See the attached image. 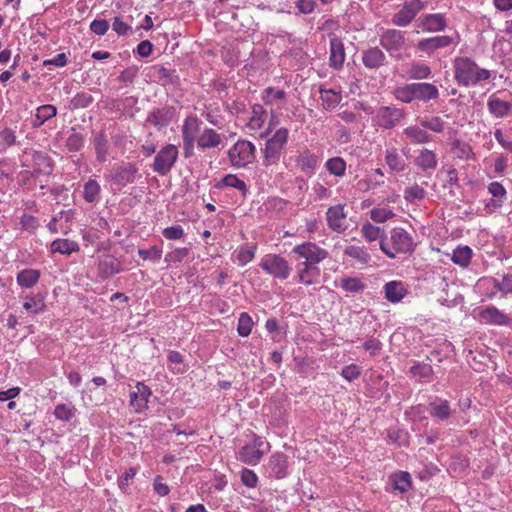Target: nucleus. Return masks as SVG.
Returning a JSON list of instances; mask_svg holds the SVG:
<instances>
[{
	"label": "nucleus",
	"mask_w": 512,
	"mask_h": 512,
	"mask_svg": "<svg viewBox=\"0 0 512 512\" xmlns=\"http://www.w3.org/2000/svg\"><path fill=\"white\" fill-rule=\"evenodd\" d=\"M178 157V149L175 145L168 144L155 156L153 170L160 175L170 172Z\"/></svg>",
	"instance_id": "obj_6"
},
{
	"label": "nucleus",
	"mask_w": 512,
	"mask_h": 512,
	"mask_svg": "<svg viewBox=\"0 0 512 512\" xmlns=\"http://www.w3.org/2000/svg\"><path fill=\"white\" fill-rule=\"evenodd\" d=\"M345 60L344 45L340 38L330 40V65L335 69L342 67Z\"/></svg>",
	"instance_id": "obj_19"
},
{
	"label": "nucleus",
	"mask_w": 512,
	"mask_h": 512,
	"mask_svg": "<svg viewBox=\"0 0 512 512\" xmlns=\"http://www.w3.org/2000/svg\"><path fill=\"white\" fill-rule=\"evenodd\" d=\"M96 158L100 162H104L108 156V140L103 132H100L94 139Z\"/></svg>",
	"instance_id": "obj_37"
},
{
	"label": "nucleus",
	"mask_w": 512,
	"mask_h": 512,
	"mask_svg": "<svg viewBox=\"0 0 512 512\" xmlns=\"http://www.w3.org/2000/svg\"><path fill=\"white\" fill-rule=\"evenodd\" d=\"M328 226L336 232H343L346 230V213L344 212V205H335L328 209L327 213Z\"/></svg>",
	"instance_id": "obj_12"
},
{
	"label": "nucleus",
	"mask_w": 512,
	"mask_h": 512,
	"mask_svg": "<svg viewBox=\"0 0 512 512\" xmlns=\"http://www.w3.org/2000/svg\"><path fill=\"white\" fill-rule=\"evenodd\" d=\"M40 278V272L36 269H23L17 274V283L24 288L33 287Z\"/></svg>",
	"instance_id": "obj_29"
},
{
	"label": "nucleus",
	"mask_w": 512,
	"mask_h": 512,
	"mask_svg": "<svg viewBox=\"0 0 512 512\" xmlns=\"http://www.w3.org/2000/svg\"><path fill=\"white\" fill-rule=\"evenodd\" d=\"M255 151V146L250 141L239 140L229 149V160L236 168L246 167L254 161Z\"/></svg>",
	"instance_id": "obj_4"
},
{
	"label": "nucleus",
	"mask_w": 512,
	"mask_h": 512,
	"mask_svg": "<svg viewBox=\"0 0 512 512\" xmlns=\"http://www.w3.org/2000/svg\"><path fill=\"white\" fill-rule=\"evenodd\" d=\"M136 172L137 168L133 164L127 163L111 171L107 178L123 187L134 181Z\"/></svg>",
	"instance_id": "obj_11"
},
{
	"label": "nucleus",
	"mask_w": 512,
	"mask_h": 512,
	"mask_svg": "<svg viewBox=\"0 0 512 512\" xmlns=\"http://www.w3.org/2000/svg\"><path fill=\"white\" fill-rule=\"evenodd\" d=\"M83 146V137L78 133L71 134L67 141H66V147L69 151H79Z\"/></svg>",
	"instance_id": "obj_58"
},
{
	"label": "nucleus",
	"mask_w": 512,
	"mask_h": 512,
	"mask_svg": "<svg viewBox=\"0 0 512 512\" xmlns=\"http://www.w3.org/2000/svg\"><path fill=\"white\" fill-rule=\"evenodd\" d=\"M288 134L286 128H280L267 140L264 149V165L269 166L278 163L282 150L287 143Z\"/></svg>",
	"instance_id": "obj_3"
},
{
	"label": "nucleus",
	"mask_w": 512,
	"mask_h": 512,
	"mask_svg": "<svg viewBox=\"0 0 512 512\" xmlns=\"http://www.w3.org/2000/svg\"><path fill=\"white\" fill-rule=\"evenodd\" d=\"M163 235L166 239L177 240L183 237L184 230L181 226H171L163 230Z\"/></svg>",
	"instance_id": "obj_59"
},
{
	"label": "nucleus",
	"mask_w": 512,
	"mask_h": 512,
	"mask_svg": "<svg viewBox=\"0 0 512 512\" xmlns=\"http://www.w3.org/2000/svg\"><path fill=\"white\" fill-rule=\"evenodd\" d=\"M188 254H189L188 248H186V247L177 248V249L173 250L172 252H170L169 254H167L166 260L172 261V262H180L185 257H187Z\"/></svg>",
	"instance_id": "obj_61"
},
{
	"label": "nucleus",
	"mask_w": 512,
	"mask_h": 512,
	"mask_svg": "<svg viewBox=\"0 0 512 512\" xmlns=\"http://www.w3.org/2000/svg\"><path fill=\"white\" fill-rule=\"evenodd\" d=\"M394 489L406 492L411 486V476L408 472H400L392 477Z\"/></svg>",
	"instance_id": "obj_42"
},
{
	"label": "nucleus",
	"mask_w": 512,
	"mask_h": 512,
	"mask_svg": "<svg viewBox=\"0 0 512 512\" xmlns=\"http://www.w3.org/2000/svg\"><path fill=\"white\" fill-rule=\"evenodd\" d=\"M480 319L485 323L494 325H508L510 323L508 316L494 306L482 310Z\"/></svg>",
	"instance_id": "obj_18"
},
{
	"label": "nucleus",
	"mask_w": 512,
	"mask_h": 512,
	"mask_svg": "<svg viewBox=\"0 0 512 512\" xmlns=\"http://www.w3.org/2000/svg\"><path fill=\"white\" fill-rule=\"evenodd\" d=\"M318 163V159L316 156L305 153L300 158V164L303 170L305 171H313Z\"/></svg>",
	"instance_id": "obj_57"
},
{
	"label": "nucleus",
	"mask_w": 512,
	"mask_h": 512,
	"mask_svg": "<svg viewBox=\"0 0 512 512\" xmlns=\"http://www.w3.org/2000/svg\"><path fill=\"white\" fill-rule=\"evenodd\" d=\"M487 107L493 116L503 118L510 114L512 110V103L502 100L495 94H492L488 99Z\"/></svg>",
	"instance_id": "obj_14"
},
{
	"label": "nucleus",
	"mask_w": 512,
	"mask_h": 512,
	"mask_svg": "<svg viewBox=\"0 0 512 512\" xmlns=\"http://www.w3.org/2000/svg\"><path fill=\"white\" fill-rule=\"evenodd\" d=\"M420 26L428 32L442 31L446 27V21L442 14H428L421 18Z\"/></svg>",
	"instance_id": "obj_23"
},
{
	"label": "nucleus",
	"mask_w": 512,
	"mask_h": 512,
	"mask_svg": "<svg viewBox=\"0 0 512 512\" xmlns=\"http://www.w3.org/2000/svg\"><path fill=\"white\" fill-rule=\"evenodd\" d=\"M393 216L392 210L386 208H374L370 211L371 219L377 223H383Z\"/></svg>",
	"instance_id": "obj_50"
},
{
	"label": "nucleus",
	"mask_w": 512,
	"mask_h": 512,
	"mask_svg": "<svg viewBox=\"0 0 512 512\" xmlns=\"http://www.w3.org/2000/svg\"><path fill=\"white\" fill-rule=\"evenodd\" d=\"M472 257V250L468 246L457 247L452 256L454 263L459 264L463 267L467 266Z\"/></svg>",
	"instance_id": "obj_40"
},
{
	"label": "nucleus",
	"mask_w": 512,
	"mask_h": 512,
	"mask_svg": "<svg viewBox=\"0 0 512 512\" xmlns=\"http://www.w3.org/2000/svg\"><path fill=\"white\" fill-rule=\"evenodd\" d=\"M385 161L389 168L396 172H401L405 168V161L398 154L397 149L391 148L386 150Z\"/></svg>",
	"instance_id": "obj_35"
},
{
	"label": "nucleus",
	"mask_w": 512,
	"mask_h": 512,
	"mask_svg": "<svg viewBox=\"0 0 512 512\" xmlns=\"http://www.w3.org/2000/svg\"><path fill=\"white\" fill-rule=\"evenodd\" d=\"M23 307L27 312L32 314L43 312L46 308L44 296L40 293L33 296H27L23 303Z\"/></svg>",
	"instance_id": "obj_31"
},
{
	"label": "nucleus",
	"mask_w": 512,
	"mask_h": 512,
	"mask_svg": "<svg viewBox=\"0 0 512 512\" xmlns=\"http://www.w3.org/2000/svg\"><path fill=\"white\" fill-rule=\"evenodd\" d=\"M341 375L348 381H353L360 375V368L357 365H348L342 369Z\"/></svg>",
	"instance_id": "obj_62"
},
{
	"label": "nucleus",
	"mask_w": 512,
	"mask_h": 512,
	"mask_svg": "<svg viewBox=\"0 0 512 512\" xmlns=\"http://www.w3.org/2000/svg\"><path fill=\"white\" fill-rule=\"evenodd\" d=\"M135 388L136 390L130 393V405L137 413H140L147 408L151 390L141 382H138Z\"/></svg>",
	"instance_id": "obj_13"
},
{
	"label": "nucleus",
	"mask_w": 512,
	"mask_h": 512,
	"mask_svg": "<svg viewBox=\"0 0 512 512\" xmlns=\"http://www.w3.org/2000/svg\"><path fill=\"white\" fill-rule=\"evenodd\" d=\"M404 134L414 143L422 144L431 141V136L423 129L411 126L404 129Z\"/></svg>",
	"instance_id": "obj_38"
},
{
	"label": "nucleus",
	"mask_w": 512,
	"mask_h": 512,
	"mask_svg": "<svg viewBox=\"0 0 512 512\" xmlns=\"http://www.w3.org/2000/svg\"><path fill=\"white\" fill-rule=\"evenodd\" d=\"M425 195V190L417 184L407 187L404 191V198L409 202L422 200L425 198Z\"/></svg>",
	"instance_id": "obj_48"
},
{
	"label": "nucleus",
	"mask_w": 512,
	"mask_h": 512,
	"mask_svg": "<svg viewBox=\"0 0 512 512\" xmlns=\"http://www.w3.org/2000/svg\"><path fill=\"white\" fill-rule=\"evenodd\" d=\"M455 80L461 86L468 87L477 85L491 77L489 70L480 68L469 57H457L454 60Z\"/></svg>",
	"instance_id": "obj_1"
},
{
	"label": "nucleus",
	"mask_w": 512,
	"mask_h": 512,
	"mask_svg": "<svg viewBox=\"0 0 512 512\" xmlns=\"http://www.w3.org/2000/svg\"><path fill=\"white\" fill-rule=\"evenodd\" d=\"M381 46L390 53L392 57L401 59V50L405 46V38L401 31L387 29L380 36Z\"/></svg>",
	"instance_id": "obj_7"
},
{
	"label": "nucleus",
	"mask_w": 512,
	"mask_h": 512,
	"mask_svg": "<svg viewBox=\"0 0 512 512\" xmlns=\"http://www.w3.org/2000/svg\"><path fill=\"white\" fill-rule=\"evenodd\" d=\"M421 125L422 127L437 133L442 132L444 129V122L439 117H432L429 120H423Z\"/></svg>",
	"instance_id": "obj_55"
},
{
	"label": "nucleus",
	"mask_w": 512,
	"mask_h": 512,
	"mask_svg": "<svg viewBox=\"0 0 512 512\" xmlns=\"http://www.w3.org/2000/svg\"><path fill=\"white\" fill-rule=\"evenodd\" d=\"M269 465L272 474L276 478L282 479L287 475L288 461L285 454L277 453L272 455L269 460Z\"/></svg>",
	"instance_id": "obj_24"
},
{
	"label": "nucleus",
	"mask_w": 512,
	"mask_h": 512,
	"mask_svg": "<svg viewBox=\"0 0 512 512\" xmlns=\"http://www.w3.org/2000/svg\"><path fill=\"white\" fill-rule=\"evenodd\" d=\"M198 130V120L194 117H189L185 120L182 127L183 139H187L188 136L195 139V133Z\"/></svg>",
	"instance_id": "obj_51"
},
{
	"label": "nucleus",
	"mask_w": 512,
	"mask_h": 512,
	"mask_svg": "<svg viewBox=\"0 0 512 512\" xmlns=\"http://www.w3.org/2000/svg\"><path fill=\"white\" fill-rule=\"evenodd\" d=\"M260 267L268 274L281 280L287 279L291 272L288 262L283 257L275 254L266 255L262 259Z\"/></svg>",
	"instance_id": "obj_5"
},
{
	"label": "nucleus",
	"mask_w": 512,
	"mask_h": 512,
	"mask_svg": "<svg viewBox=\"0 0 512 512\" xmlns=\"http://www.w3.org/2000/svg\"><path fill=\"white\" fill-rule=\"evenodd\" d=\"M385 297L392 303H397L403 299L406 294V289L403 284L398 281H391L385 284Z\"/></svg>",
	"instance_id": "obj_25"
},
{
	"label": "nucleus",
	"mask_w": 512,
	"mask_h": 512,
	"mask_svg": "<svg viewBox=\"0 0 512 512\" xmlns=\"http://www.w3.org/2000/svg\"><path fill=\"white\" fill-rule=\"evenodd\" d=\"M34 161L37 165V171L39 173L49 175L53 171V163L52 160L45 154L41 152H37L34 155Z\"/></svg>",
	"instance_id": "obj_39"
},
{
	"label": "nucleus",
	"mask_w": 512,
	"mask_h": 512,
	"mask_svg": "<svg viewBox=\"0 0 512 512\" xmlns=\"http://www.w3.org/2000/svg\"><path fill=\"white\" fill-rule=\"evenodd\" d=\"M255 250L256 246L241 248L237 254L239 263L245 265L250 262L255 256Z\"/></svg>",
	"instance_id": "obj_56"
},
{
	"label": "nucleus",
	"mask_w": 512,
	"mask_h": 512,
	"mask_svg": "<svg viewBox=\"0 0 512 512\" xmlns=\"http://www.w3.org/2000/svg\"><path fill=\"white\" fill-rule=\"evenodd\" d=\"M222 141L220 134L214 129H205L199 136L197 144L201 148H214L218 146Z\"/></svg>",
	"instance_id": "obj_28"
},
{
	"label": "nucleus",
	"mask_w": 512,
	"mask_h": 512,
	"mask_svg": "<svg viewBox=\"0 0 512 512\" xmlns=\"http://www.w3.org/2000/svg\"><path fill=\"white\" fill-rule=\"evenodd\" d=\"M415 164L422 170L435 169L437 166L436 155L433 151L424 148L415 158Z\"/></svg>",
	"instance_id": "obj_30"
},
{
	"label": "nucleus",
	"mask_w": 512,
	"mask_h": 512,
	"mask_svg": "<svg viewBox=\"0 0 512 512\" xmlns=\"http://www.w3.org/2000/svg\"><path fill=\"white\" fill-rule=\"evenodd\" d=\"M101 273L105 277H109L111 275L119 273L120 269L118 265H116L113 261L107 262L104 261L100 264Z\"/></svg>",
	"instance_id": "obj_64"
},
{
	"label": "nucleus",
	"mask_w": 512,
	"mask_h": 512,
	"mask_svg": "<svg viewBox=\"0 0 512 512\" xmlns=\"http://www.w3.org/2000/svg\"><path fill=\"white\" fill-rule=\"evenodd\" d=\"M341 287L347 292H359L364 289L363 283L357 278H344L341 281Z\"/></svg>",
	"instance_id": "obj_52"
},
{
	"label": "nucleus",
	"mask_w": 512,
	"mask_h": 512,
	"mask_svg": "<svg viewBox=\"0 0 512 512\" xmlns=\"http://www.w3.org/2000/svg\"><path fill=\"white\" fill-rule=\"evenodd\" d=\"M405 116L403 109L382 106L377 109L374 117L375 124L383 129H391L396 126Z\"/></svg>",
	"instance_id": "obj_8"
},
{
	"label": "nucleus",
	"mask_w": 512,
	"mask_h": 512,
	"mask_svg": "<svg viewBox=\"0 0 512 512\" xmlns=\"http://www.w3.org/2000/svg\"><path fill=\"white\" fill-rule=\"evenodd\" d=\"M327 170L335 176H343L346 170V163L340 157H334L326 162Z\"/></svg>",
	"instance_id": "obj_45"
},
{
	"label": "nucleus",
	"mask_w": 512,
	"mask_h": 512,
	"mask_svg": "<svg viewBox=\"0 0 512 512\" xmlns=\"http://www.w3.org/2000/svg\"><path fill=\"white\" fill-rule=\"evenodd\" d=\"M264 454L265 451L263 449H255L250 444H246L239 450L238 458L245 464L257 465Z\"/></svg>",
	"instance_id": "obj_22"
},
{
	"label": "nucleus",
	"mask_w": 512,
	"mask_h": 512,
	"mask_svg": "<svg viewBox=\"0 0 512 512\" xmlns=\"http://www.w3.org/2000/svg\"><path fill=\"white\" fill-rule=\"evenodd\" d=\"M408 77L414 80L427 79L431 75V69L428 65L414 62L407 71Z\"/></svg>",
	"instance_id": "obj_36"
},
{
	"label": "nucleus",
	"mask_w": 512,
	"mask_h": 512,
	"mask_svg": "<svg viewBox=\"0 0 512 512\" xmlns=\"http://www.w3.org/2000/svg\"><path fill=\"white\" fill-rule=\"evenodd\" d=\"M56 114H57V108L54 105L45 104V105L39 106L36 109V115H35L34 121L32 122V126L34 128H39L46 121L55 117Z\"/></svg>",
	"instance_id": "obj_27"
},
{
	"label": "nucleus",
	"mask_w": 512,
	"mask_h": 512,
	"mask_svg": "<svg viewBox=\"0 0 512 512\" xmlns=\"http://www.w3.org/2000/svg\"><path fill=\"white\" fill-rule=\"evenodd\" d=\"M79 250V246L76 242L70 241L68 239H57L54 240L51 244V252L52 253H60L70 255L72 252H76Z\"/></svg>",
	"instance_id": "obj_32"
},
{
	"label": "nucleus",
	"mask_w": 512,
	"mask_h": 512,
	"mask_svg": "<svg viewBox=\"0 0 512 512\" xmlns=\"http://www.w3.org/2000/svg\"><path fill=\"white\" fill-rule=\"evenodd\" d=\"M395 97L404 103H411L413 100H416L413 83L397 88L395 90Z\"/></svg>",
	"instance_id": "obj_44"
},
{
	"label": "nucleus",
	"mask_w": 512,
	"mask_h": 512,
	"mask_svg": "<svg viewBox=\"0 0 512 512\" xmlns=\"http://www.w3.org/2000/svg\"><path fill=\"white\" fill-rule=\"evenodd\" d=\"M222 186H227V187H233V188H236L238 190H240L242 192L243 195L246 194V191H247V186L245 184V182L241 179H239L236 175L234 174H228L226 175L222 180L221 182L217 185L218 188L222 187Z\"/></svg>",
	"instance_id": "obj_41"
},
{
	"label": "nucleus",
	"mask_w": 512,
	"mask_h": 512,
	"mask_svg": "<svg viewBox=\"0 0 512 512\" xmlns=\"http://www.w3.org/2000/svg\"><path fill=\"white\" fill-rule=\"evenodd\" d=\"M488 191L496 199L491 200V202L487 204V206H492L494 208L501 207L503 199L506 197V189L504 188V186L500 182H491L488 185Z\"/></svg>",
	"instance_id": "obj_33"
},
{
	"label": "nucleus",
	"mask_w": 512,
	"mask_h": 512,
	"mask_svg": "<svg viewBox=\"0 0 512 512\" xmlns=\"http://www.w3.org/2000/svg\"><path fill=\"white\" fill-rule=\"evenodd\" d=\"M428 411L432 417L437 418L438 420L441 421L448 420L453 414L449 402L447 400L442 399H437L430 403Z\"/></svg>",
	"instance_id": "obj_21"
},
{
	"label": "nucleus",
	"mask_w": 512,
	"mask_h": 512,
	"mask_svg": "<svg viewBox=\"0 0 512 512\" xmlns=\"http://www.w3.org/2000/svg\"><path fill=\"white\" fill-rule=\"evenodd\" d=\"M452 43L450 36H436L420 40L417 44V48L421 51L432 52L439 48H444Z\"/></svg>",
	"instance_id": "obj_20"
},
{
	"label": "nucleus",
	"mask_w": 512,
	"mask_h": 512,
	"mask_svg": "<svg viewBox=\"0 0 512 512\" xmlns=\"http://www.w3.org/2000/svg\"><path fill=\"white\" fill-rule=\"evenodd\" d=\"M385 54L378 47L370 48L363 54V63L368 68H378L384 64Z\"/></svg>",
	"instance_id": "obj_26"
},
{
	"label": "nucleus",
	"mask_w": 512,
	"mask_h": 512,
	"mask_svg": "<svg viewBox=\"0 0 512 512\" xmlns=\"http://www.w3.org/2000/svg\"><path fill=\"white\" fill-rule=\"evenodd\" d=\"M174 112L172 108L163 107L152 111L148 117L147 122L154 125L158 129L168 126L173 118Z\"/></svg>",
	"instance_id": "obj_15"
},
{
	"label": "nucleus",
	"mask_w": 512,
	"mask_h": 512,
	"mask_svg": "<svg viewBox=\"0 0 512 512\" xmlns=\"http://www.w3.org/2000/svg\"><path fill=\"white\" fill-rule=\"evenodd\" d=\"M138 254L143 260L150 259L154 262L159 261L162 256V252L157 246L150 249H139Z\"/></svg>",
	"instance_id": "obj_54"
},
{
	"label": "nucleus",
	"mask_w": 512,
	"mask_h": 512,
	"mask_svg": "<svg viewBox=\"0 0 512 512\" xmlns=\"http://www.w3.org/2000/svg\"><path fill=\"white\" fill-rule=\"evenodd\" d=\"M293 252L306 259L302 264L313 265L328 257V252L312 242H306L293 248Z\"/></svg>",
	"instance_id": "obj_9"
},
{
	"label": "nucleus",
	"mask_w": 512,
	"mask_h": 512,
	"mask_svg": "<svg viewBox=\"0 0 512 512\" xmlns=\"http://www.w3.org/2000/svg\"><path fill=\"white\" fill-rule=\"evenodd\" d=\"M422 9H424V4L420 0L405 3L403 8L393 16L392 22L397 26L405 27L412 22Z\"/></svg>",
	"instance_id": "obj_10"
},
{
	"label": "nucleus",
	"mask_w": 512,
	"mask_h": 512,
	"mask_svg": "<svg viewBox=\"0 0 512 512\" xmlns=\"http://www.w3.org/2000/svg\"><path fill=\"white\" fill-rule=\"evenodd\" d=\"M362 234L368 241H375L381 236V229L370 223H366L362 227Z\"/></svg>",
	"instance_id": "obj_53"
},
{
	"label": "nucleus",
	"mask_w": 512,
	"mask_h": 512,
	"mask_svg": "<svg viewBox=\"0 0 512 512\" xmlns=\"http://www.w3.org/2000/svg\"><path fill=\"white\" fill-rule=\"evenodd\" d=\"M108 28L109 23L104 19L94 20L90 24L91 31L97 35H104L108 31Z\"/></svg>",
	"instance_id": "obj_63"
},
{
	"label": "nucleus",
	"mask_w": 512,
	"mask_h": 512,
	"mask_svg": "<svg viewBox=\"0 0 512 512\" xmlns=\"http://www.w3.org/2000/svg\"><path fill=\"white\" fill-rule=\"evenodd\" d=\"M297 280L305 285H312L318 282L320 270L313 265L298 264Z\"/></svg>",
	"instance_id": "obj_16"
},
{
	"label": "nucleus",
	"mask_w": 512,
	"mask_h": 512,
	"mask_svg": "<svg viewBox=\"0 0 512 512\" xmlns=\"http://www.w3.org/2000/svg\"><path fill=\"white\" fill-rule=\"evenodd\" d=\"M75 408L66 404H58L55 407L54 415L62 421H69L75 415Z\"/></svg>",
	"instance_id": "obj_47"
},
{
	"label": "nucleus",
	"mask_w": 512,
	"mask_h": 512,
	"mask_svg": "<svg viewBox=\"0 0 512 512\" xmlns=\"http://www.w3.org/2000/svg\"><path fill=\"white\" fill-rule=\"evenodd\" d=\"M413 86L416 100L426 102L430 100H435L439 97V90L434 84L427 82H418L413 83Z\"/></svg>",
	"instance_id": "obj_17"
},
{
	"label": "nucleus",
	"mask_w": 512,
	"mask_h": 512,
	"mask_svg": "<svg viewBox=\"0 0 512 512\" xmlns=\"http://www.w3.org/2000/svg\"><path fill=\"white\" fill-rule=\"evenodd\" d=\"M241 480L243 484L249 488H253L257 484L256 474L249 469H243L241 473Z\"/></svg>",
	"instance_id": "obj_60"
},
{
	"label": "nucleus",
	"mask_w": 512,
	"mask_h": 512,
	"mask_svg": "<svg viewBox=\"0 0 512 512\" xmlns=\"http://www.w3.org/2000/svg\"><path fill=\"white\" fill-rule=\"evenodd\" d=\"M99 193H100V186L97 183V181L89 180L84 185V199L87 202H89V203L94 202L96 200L97 196L99 195Z\"/></svg>",
	"instance_id": "obj_46"
},
{
	"label": "nucleus",
	"mask_w": 512,
	"mask_h": 512,
	"mask_svg": "<svg viewBox=\"0 0 512 512\" xmlns=\"http://www.w3.org/2000/svg\"><path fill=\"white\" fill-rule=\"evenodd\" d=\"M344 254L357 260L361 264H366L370 260V255L359 246H348Z\"/></svg>",
	"instance_id": "obj_43"
},
{
	"label": "nucleus",
	"mask_w": 512,
	"mask_h": 512,
	"mask_svg": "<svg viewBox=\"0 0 512 512\" xmlns=\"http://www.w3.org/2000/svg\"><path fill=\"white\" fill-rule=\"evenodd\" d=\"M252 319L247 313H242L238 319V333L240 336L246 337L251 333Z\"/></svg>",
	"instance_id": "obj_49"
},
{
	"label": "nucleus",
	"mask_w": 512,
	"mask_h": 512,
	"mask_svg": "<svg viewBox=\"0 0 512 512\" xmlns=\"http://www.w3.org/2000/svg\"><path fill=\"white\" fill-rule=\"evenodd\" d=\"M320 94L323 107L327 110L335 108L342 100L341 94L333 89L320 88Z\"/></svg>",
	"instance_id": "obj_34"
},
{
	"label": "nucleus",
	"mask_w": 512,
	"mask_h": 512,
	"mask_svg": "<svg viewBox=\"0 0 512 512\" xmlns=\"http://www.w3.org/2000/svg\"><path fill=\"white\" fill-rule=\"evenodd\" d=\"M380 247L389 258H395L399 253L412 252L414 242L407 231L397 227L391 230L389 240H381Z\"/></svg>",
	"instance_id": "obj_2"
}]
</instances>
